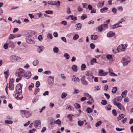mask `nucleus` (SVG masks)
Returning a JSON list of instances; mask_svg holds the SVG:
<instances>
[{
    "label": "nucleus",
    "instance_id": "f257e3e1",
    "mask_svg": "<svg viewBox=\"0 0 133 133\" xmlns=\"http://www.w3.org/2000/svg\"><path fill=\"white\" fill-rule=\"evenodd\" d=\"M130 61V58L128 56H126L122 58L121 62L123 65L125 66L127 65Z\"/></svg>",
    "mask_w": 133,
    "mask_h": 133
},
{
    "label": "nucleus",
    "instance_id": "f03ea898",
    "mask_svg": "<svg viewBox=\"0 0 133 133\" xmlns=\"http://www.w3.org/2000/svg\"><path fill=\"white\" fill-rule=\"evenodd\" d=\"M128 46V45L127 44H121L117 47L116 50L118 52L123 51H124L126 50Z\"/></svg>",
    "mask_w": 133,
    "mask_h": 133
},
{
    "label": "nucleus",
    "instance_id": "7ed1b4c3",
    "mask_svg": "<svg viewBox=\"0 0 133 133\" xmlns=\"http://www.w3.org/2000/svg\"><path fill=\"white\" fill-rule=\"evenodd\" d=\"M20 111L23 117H25L26 118H27L30 117L31 115V112L28 111L20 110Z\"/></svg>",
    "mask_w": 133,
    "mask_h": 133
},
{
    "label": "nucleus",
    "instance_id": "20e7f679",
    "mask_svg": "<svg viewBox=\"0 0 133 133\" xmlns=\"http://www.w3.org/2000/svg\"><path fill=\"white\" fill-rule=\"evenodd\" d=\"M25 71L21 68L18 69V72L17 73V76L19 77L22 78L24 77L25 75Z\"/></svg>",
    "mask_w": 133,
    "mask_h": 133
},
{
    "label": "nucleus",
    "instance_id": "39448f33",
    "mask_svg": "<svg viewBox=\"0 0 133 133\" xmlns=\"http://www.w3.org/2000/svg\"><path fill=\"white\" fill-rule=\"evenodd\" d=\"M14 79L13 78H11L9 81V89L10 90H13L14 88Z\"/></svg>",
    "mask_w": 133,
    "mask_h": 133
},
{
    "label": "nucleus",
    "instance_id": "423d86ee",
    "mask_svg": "<svg viewBox=\"0 0 133 133\" xmlns=\"http://www.w3.org/2000/svg\"><path fill=\"white\" fill-rule=\"evenodd\" d=\"M23 87V85L20 83L18 84L16 87V91L14 92H20V93H22V89Z\"/></svg>",
    "mask_w": 133,
    "mask_h": 133
},
{
    "label": "nucleus",
    "instance_id": "0eeeda50",
    "mask_svg": "<svg viewBox=\"0 0 133 133\" xmlns=\"http://www.w3.org/2000/svg\"><path fill=\"white\" fill-rule=\"evenodd\" d=\"M48 84L51 85H52L54 82V77L53 76H49L48 78Z\"/></svg>",
    "mask_w": 133,
    "mask_h": 133
},
{
    "label": "nucleus",
    "instance_id": "6e6552de",
    "mask_svg": "<svg viewBox=\"0 0 133 133\" xmlns=\"http://www.w3.org/2000/svg\"><path fill=\"white\" fill-rule=\"evenodd\" d=\"M34 126L36 128L39 129L41 128V122L39 120H37L33 122Z\"/></svg>",
    "mask_w": 133,
    "mask_h": 133
},
{
    "label": "nucleus",
    "instance_id": "1a4fd4ad",
    "mask_svg": "<svg viewBox=\"0 0 133 133\" xmlns=\"http://www.w3.org/2000/svg\"><path fill=\"white\" fill-rule=\"evenodd\" d=\"M16 94L15 97L16 99L17 100H21L23 98V96L22 95V93L21 94L20 92H15Z\"/></svg>",
    "mask_w": 133,
    "mask_h": 133
},
{
    "label": "nucleus",
    "instance_id": "9d476101",
    "mask_svg": "<svg viewBox=\"0 0 133 133\" xmlns=\"http://www.w3.org/2000/svg\"><path fill=\"white\" fill-rule=\"evenodd\" d=\"M81 83L84 85L87 86L88 85V82L85 80V76L82 77L81 79Z\"/></svg>",
    "mask_w": 133,
    "mask_h": 133
},
{
    "label": "nucleus",
    "instance_id": "9b49d317",
    "mask_svg": "<svg viewBox=\"0 0 133 133\" xmlns=\"http://www.w3.org/2000/svg\"><path fill=\"white\" fill-rule=\"evenodd\" d=\"M122 97L121 96H118L117 97L115 98L113 101V103L114 104L116 103H118V102H121L122 99Z\"/></svg>",
    "mask_w": 133,
    "mask_h": 133
},
{
    "label": "nucleus",
    "instance_id": "f8f14e48",
    "mask_svg": "<svg viewBox=\"0 0 133 133\" xmlns=\"http://www.w3.org/2000/svg\"><path fill=\"white\" fill-rule=\"evenodd\" d=\"M114 104L115 105H116L120 110H123V111H125V110L124 107L119 103L118 102V103H116Z\"/></svg>",
    "mask_w": 133,
    "mask_h": 133
},
{
    "label": "nucleus",
    "instance_id": "ddd939ff",
    "mask_svg": "<svg viewBox=\"0 0 133 133\" xmlns=\"http://www.w3.org/2000/svg\"><path fill=\"white\" fill-rule=\"evenodd\" d=\"M26 39L27 42L29 44H33L35 43V41L32 39L30 37H27Z\"/></svg>",
    "mask_w": 133,
    "mask_h": 133
},
{
    "label": "nucleus",
    "instance_id": "4468645a",
    "mask_svg": "<svg viewBox=\"0 0 133 133\" xmlns=\"http://www.w3.org/2000/svg\"><path fill=\"white\" fill-rule=\"evenodd\" d=\"M19 59V57L14 55H12L10 57V59L13 62H15Z\"/></svg>",
    "mask_w": 133,
    "mask_h": 133
},
{
    "label": "nucleus",
    "instance_id": "2eb2a0df",
    "mask_svg": "<svg viewBox=\"0 0 133 133\" xmlns=\"http://www.w3.org/2000/svg\"><path fill=\"white\" fill-rule=\"evenodd\" d=\"M99 74H100L99 75V76H105L108 74V72H104L102 70H100L98 72Z\"/></svg>",
    "mask_w": 133,
    "mask_h": 133
},
{
    "label": "nucleus",
    "instance_id": "dca6fc26",
    "mask_svg": "<svg viewBox=\"0 0 133 133\" xmlns=\"http://www.w3.org/2000/svg\"><path fill=\"white\" fill-rule=\"evenodd\" d=\"M71 75V76L73 77V78L72 79V81H74V82H78L79 81V79L78 77H76L74 75Z\"/></svg>",
    "mask_w": 133,
    "mask_h": 133
},
{
    "label": "nucleus",
    "instance_id": "f3484780",
    "mask_svg": "<svg viewBox=\"0 0 133 133\" xmlns=\"http://www.w3.org/2000/svg\"><path fill=\"white\" fill-rule=\"evenodd\" d=\"M31 72H25V75L24 77L28 79L31 77Z\"/></svg>",
    "mask_w": 133,
    "mask_h": 133
},
{
    "label": "nucleus",
    "instance_id": "a211bd4d",
    "mask_svg": "<svg viewBox=\"0 0 133 133\" xmlns=\"http://www.w3.org/2000/svg\"><path fill=\"white\" fill-rule=\"evenodd\" d=\"M104 1L102 2V1L99 2L97 4V6L98 8L102 7L104 5Z\"/></svg>",
    "mask_w": 133,
    "mask_h": 133
},
{
    "label": "nucleus",
    "instance_id": "6ab92c4d",
    "mask_svg": "<svg viewBox=\"0 0 133 133\" xmlns=\"http://www.w3.org/2000/svg\"><path fill=\"white\" fill-rule=\"evenodd\" d=\"M38 48L37 49V52L40 53L44 49V47L42 46H38Z\"/></svg>",
    "mask_w": 133,
    "mask_h": 133
},
{
    "label": "nucleus",
    "instance_id": "aec40b11",
    "mask_svg": "<svg viewBox=\"0 0 133 133\" xmlns=\"http://www.w3.org/2000/svg\"><path fill=\"white\" fill-rule=\"evenodd\" d=\"M115 35V33L112 31H110L108 32L107 34V36L108 37H111Z\"/></svg>",
    "mask_w": 133,
    "mask_h": 133
},
{
    "label": "nucleus",
    "instance_id": "412c9836",
    "mask_svg": "<svg viewBox=\"0 0 133 133\" xmlns=\"http://www.w3.org/2000/svg\"><path fill=\"white\" fill-rule=\"evenodd\" d=\"M8 44L10 47H12L14 46V44L13 42L10 40H8L7 41Z\"/></svg>",
    "mask_w": 133,
    "mask_h": 133
},
{
    "label": "nucleus",
    "instance_id": "4be33fe9",
    "mask_svg": "<svg viewBox=\"0 0 133 133\" xmlns=\"http://www.w3.org/2000/svg\"><path fill=\"white\" fill-rule=\"evenodd\" d=\"M98 38L97 36L96 35H91L90 37L91 39L94 41L96 40Z\"/></svg>",
    "mask_w": 133,
    "mask_h": 133
},
{
    "label": "nucleus",
    "instance_id": "5701e85b",
    "mask_svg": "<svg viewBox=\"0 0 133 133\" xmlns=\"http://www.w3.org/2000/svg\"><path fill=\"white\" fill-rule=\"evenodd\" d=\"M48 3L49 4L52 5H56L57 4V2L54 1H49L48 2Z\"/></svg>",
    "mask_w": 133,
    "mask_h": 133
},
{
    "label": "nucleus",
    "instance_id": "b1692460",
    "mask_svg": "<svg viewBox=\"0 0 133 133\" xmlns=\"http://www.w3.org/2000/svg\"><path fill=\"white\" fill-rule=\"evenodd\" d=\"M82 24L80 23H78L76 24V29L77 30H79L81 29Z\"/></svg>",
    "mask_w": 133,
    "mask_h": 133
},
{
    "label": "nucleus",
    "instance_id": "393cba45",
    "mask_svg": "<svg viewBox=\"0 0 133 133\" xmlns=\"http://www.w3.org/2000/svg\"><path fill=\"white\" fill-rule=\"evenodd\" d=\"M108 8L107 7L103 8L102 9H100V12L102 13L107 12L108 10Z\"/></svg>",
    "mask_w": 133,
    "mask_h": 133
},
{
    "label": "nucleus",
    "instance_id": "a878e982",
    "mask_svg": "<svg viewBox=\"0 0 133 133\" xmlns=\"http://www.w3.org/2000/svg\"><path fill=\"white\" fill-rule=\"evenodd\" d=\"M72 69L73 71L75 72H77V66L75 65H73L72 66Z\"/></svg>",
    "mask_w": 133,
    "mask_h": 133
},
{
    "label": "nucleus",
    "instance_id": "bb28decb",
    "mask_svg": "<svg viewBox=\"0 0 133 133\" xmlns=\"http://www.w3.org/2000/svg\"><path fill=\"white\" fill-rule=\"evenodd\" d=\"M127 92L128 91L127 90H125L122 93L121 96L122 98H124L126 97Z\"/></svg>",
    "mask_w": 133,
    "mask_h": 133
},
{
    "label": "nucleus",
    "instance_id": "cd10ccee",
    "mask_svg": "<svg viewBox=\"0 0 133 133\" xmlns=\"http://www.w3.org/2000/svg\"><path fill=\"white\" fill-rule=\"evenodd\" d=\"M97 62L96 61V59L95 58H93L90 61V63L91 65H93L94 63Z\"/></svg>",
    "mask_w": 133,
    "mask_h": 133
},
{
    "label": "nucleus",
    "instance_id": "c85d7f7f",
    "mask_svg": "<svg viewBox=\"0 0 133 133\" xmlns=\"http://www.w3.org/2000/svg\"><path fill=\"white\" fill-rule=\"evenodd\" d=\"M61 122L60 120L59 119H58L56 121H55L54 122V124H56L60 126L61 125Z\"/></svg>",
    "mask_w": 133,
    "mask_h": 133
},
{
    "label": "nucleus",
    "instance_id": "c756f323",
    "mask_svg": "<svg viewBox=\"0 0 133 133\" xmlns=\"http://www.w3.org/2000/svg\"><path fill=\"white\" fill-rule=\"evenodd\" d=\"M124 115L123 114H122L121 115H119V117L117 118V120L118 121L119 120H121L122 118H124Z\"/></svg>",
    "mask_w": 133,
    "mask_h": 133
},
{
    "label": "nucleus",
    "instance_id": "7c9ffc66",
    "mask_svg": "<svg viewBox=\"0 0 133 133\" xmlns=\"http://www.w3.org/2000/svg\"><path fill=\"white\" fill-rule=\"evenodd\" d=\"M34 84L31 83L28 87V89L29 91H31L32 90V88L34 87Z\"/></svg>",
    "mask_w": 133,
    "mask_h": 133
},
{
    "label": "nucleus",
    "instance_id": "2f4dec72",
    "mask_svg": "<svg viewBox=\"0 0 133 133\" xmlns=\"http://www.w3.org/2000/svg\"><path fill=\"white\" fill-rule=\"evenodd\" d=\"M74 115L72 114H68L67 115V118H69L70 122L72 121V117Z\"/></svg>",
    "mask_w": 133,
    "mask_h": 133
},
{
    "label": "nucleus",
    "instance_id": "473e14b6",
    "mask_svg": "<svg viewBox=\"0 0 133 133\" xmlns=\"http://www.w3.org/2000/svg\"><path fill=\"white\" fill-rule=\"evenodd\" d=\"M39 61L37 60H35L33 62V64L34 66H36L39 63Z\"/></svg>",
    "mask_w": 133,
    "mask_h": 133
},
{
    "label": "nucleus",
    "instance_id": "72a5a7b5",
    "mask_svg": "<svg viewBox=\"0 0 133 133\" xmlns=\"http://www.w3.org/2000/svg\"><path fill=\"white\" fill-rule=\"evenodd\" d=\"M59 51V49L57 47H54L53 48V51L54 53H57Z\"/></svg>",
    "mask_w": 133,
    "mask_h": 133
},
{
    "label": "nucleus",
    "instance_id": "f704fd0d",
    "mask_svg": "<svg viewBox=\"0 0 133 133\" xmlns=\"http://www.w3.org/2000/svg\"><path fill=\"white\" fill-rule=\"evenodd\" d=\"M117 90V87H113L112 89V93H115Z\"/></svg>",
    "mask_w": 133,
    "mask_h": 133
},
{
    "label": "nucleus",
    "instance_id": "c9c22d12",
    "mask_svg": "<svg viewBox=\"0 0 133 133\" xmlns=\"http://www.w3.org/2000/svg\"><path fill=\"white\" fill-rule=\"evenodd\" d=\"M86 111L88 113H90L93 111V110L90 108L88 107L87 108Z\"/></svg>",
    "mask_w": 133,
    "mask_h": 133
},
{
    "label": "nucleus",
    "instance_id": "e433bc0d",
    "mask_svg": "<svg viewBox=\"0 0 133 133\" xmlns=\"http://www.w3.org/2000/svg\"><path fill=\"white\" fill-rule=\"evenodd\" d=\"M111 105L109 104L105 107V108L107 110H109L111 109Z\"/></svg>",
    "mask_w": 133,
    "mask_h": 133
},
{
    "label": "nucleus",
    "instance_id": "4c0bfd02",
    "mask_svg": "<svg viewBox=\"0 0 133 133\" xmlns=\"http://www.w3.org/2000/svg\"><path fill=\"white\" fill-rule=\"evenodd\" d=\"M66 58V59H68L69 58L70 56L67 53H65L63 55Z\"/></svg>",
    "mask_w": 133,
    "mask_h": 133
},
{
    "label": "nucleus",
    "instance_id": "58836bf2",
    "mask_svg": "<svg viewBox=\"0 0 133 133\" xmlns=\"http://www.w3.org/2000/svg\"><path fill=\"white\" fill-rule=\"evenodd\" d=\"M78 124L79 126H81L83 125L84 122L83 121L79 120L78 122Z\"/></svg>",
    "mask_w": 133,
    "mask_h": 133
},
{
    "label": "nucleus",
    "instance_id": "ea45409f",
    "mask_svg": "<svg viewBox=\"0 0 133 133\" xmlns=\"http://www.w3.org/2000/svg\"><path fill=\"white\" fill-rule=\"evenodd\" d=\"M67 95L66 94L63 92L62 94L61 98L62 99H64Z\"/></svg>",
    "mask_w": 133,
    "mask_h": 133
},
{
    "label": "nucleus",
    "instance_id": "a19ab883",
    "mask_svg": "<svg viewBox=\"0 0 133 133\" xmlns=\"http://www.w3.org/2000/svg\"><path fill=\"white\" fill-rule=\"evenodd\" d=\"M87 16L85 14H83L81 16V19L82 20H84L85 18H87Z\"/></svg>",
    "mask_w": 133,
    "mask_h": 133
},
{
    "label": "nucleus",
    "instance_id": "79ce46f5",
    "mask_svg": "<svg viewBox=\"0 0 133 133\" xmlns=\"http://www.w3.org/2000/svg\"><path fill=\"white\" fill-rule=\"evenodd\" d=\"M98 31L99 32H101L103 30V27L102 26V25H101L99 26L98 27Z\"/></svg>",
    "mask_w": 133,
    "mask_h": 133
},
{
    "label": "nucleus",
    "instance_id": "37998d69",
    "mask_svg": "<svg viewBox=\"0 0 133 133\" xmlns=\"http://www.w3.org/2000/svg\"><path fill=\"white\" fill-rule=\"evenodd\" d=\"M5 123L8 124H11L13 123V122L10 120H5Z\"/></svg>",
    "mask_w": 133,
    "mask_h": 133
},
{
    "label": "nucleus",
    "instance_id": "c03bdc74",
    "mask_svg": "<svg viewBox=\"0 0 133 133\" xmlns=\"http://www.w3.org/2000/svg\"><path fill=\"white\" fill-rule=\"evenodd\" d=\"M14 38V34H10L9 35L8 37V38L9 39H12Z\"/></svg>",
    "mask_w": 133,
    "mask_h": 133
},
{
    "label": "nucleus",
    "instance_id": "a18cd8bd",
    "mask_svg": "<svg viewBox=\"0 0 133 133\" xmlns=\"http://www.w3.org/2000/svg\"><path fill=\"white\" fill-rule=\"evenodd\" d=\"M79 38V36L78 34H75L73 37L74 40H75Z\"/></svg>",
    "mask_w": 133,
    "mask_h": 133
},
{
    "label": "nucleus",
    "instance_id": "49530a36",
    "mask_svg": "<svg viewBox=\"0 0 133 133\" xmlns=\"http://www.w3.org/2000/svg\"><path fill=\"white\" fill-rule=\"evenodd\" d=\"M86 68V65L85 64H83L81 66V69L82 70H84Z\"/></svg>",
    "mask_w": 133,
    "mask_h": 133
},
{
    "label": "nucleus",
    "instance_id": "de8ad7c7",
    "mask_svg": "<svg viewBox=\"0 0 133 133\" xmlns=\"http://www.w3.org/2000/svg\"><path fill=\"white\" fill-rule=\"evenodd\" d=\"M9 72V70H8L6 71H4V74L5 75V78H6L8 77V73Z\"/></svg>",
    "mask_w": 133,
    "mask_h": 133
},
{
    "label": "nucleus",
    "instance_id": "09e8293b",
    "mask_svg": "<svg viewBox=\"0 0 133 133\" xmlns=\"http://www.w3.org/2000/svg\"><path fill=\"white\" fill-rule=\"evenodd\" d=\"M45 12L48 14H52L53 13V12L52 11L49 10L45 11Z\"/></svg>",
    "mask_w": 133,
    "mask_h": 133
},
{
    "label": "nucleus",
    "instance_id": "8fccbe9b",
    "mask_svg": "<svg viewBox=\"0 0 133 133\" xmlns=\"http://www.w3.org/2000/svg\"><path fill=\"white\" fill-rule=\"evenodd\" d=\"M107 101L105 100H102V101L101 103L103 105H105L107 104Z\"/></svg>",
    "mask_w": 133,
    "mask_h": 133
},
{
    "label": "nucleus",
    "instance_id": "3c124183",
    "mask_svg": "<svg viewBox=\"0 0 133 133\" xmlns=\"http://www.w3.org/2000/svg\"><path fill=\"white\" fill-rule=\"evenodd\" d=\"M106 57L107 58L109 59H111L112 58V56L111 55H106Z\"/></svg>",
    "mask_w": 133,
    "mask_h": 133
},
{
    "label": "nucleus",
    "instance_id": "603ef678",
    "mask_svg": "<svg viewBox=\"0 0 133 133\" xmlns=\"http://www.w3.org/2000/svg\"><path fill=\"white\" fill-rule=\"evenodd\" d=\"M102 123V122L101 121H99L97 122L95 124V126L96 127L100 125Z\"/></svg>",
    "mask_w": 133,
    "mask_h": 133
},
{
    "label": "nucleus",
    "instance_id": "864d4df0",
    "mask_svg": "<svg viewBox=\"0 0 133 133\" xmlns=\"http://www.w3.org/2000/svg\"><path fill=\"white\" fill-rule=\"evenodd\" d=\"M47 37L49 38L50 39H51L52 38V35L51 34H48L47 35Z\"/></svg>",
    "mask_w": 133,
    "mask_h": 133
},
{
    "label": "nucleus",
    "instance_id": "5fc2aeb1",
    "mask_svg": "<svg viewBox=\"0 0 133 133\" xmlns=\"http://www.w3.org/2000/svg\"><path fill=\"white\" fill-rule=\"evenodd\" d=\"M117 28L116 27V26L115 24H114L110 27V29L111 30L112 29H114Z\"/></svg>",
    "mask_w": 133,
    "mask_h": 133
},
{
    "label": "nucleus",
    "instance_id": "6e6d98bb",
    "mask_svg": "<svg viewBox=\"0 0 133 133\" xmlns=\"http://www.w3.org/2000/svg\"><path fill=\"white\" fill-rule=\"evenodd\" d=\"M77 9L78 11L79 12L82 11L83 10V9L80 6H78Z\"/></svg>",
    "mask_w": 133,
    "mask_h": 133
},
{
    "label": "nucleus",
    "instance_id": "4d7b16f0",
    "mask_svg": "<svg viewBox=\"0 0 133 133\" xmlns=\"http://www.w3.org/2000/svg\"><path fill=\"white\" fill-rule=\"evenodd\" d=\"M40 84V83L38 81H37L36 83V88H38L39 87Z\"/></svg>",
    "mask_w": 133,
    "mask_h": 133
},
{
    "label": "nucleus",
    "instance_id": "13d9d810",
    "mask_svg": "<svg viewBox=\"0 0 133 133\" xmlns=\"http://www.w3.org/2000/svg\"><path fill=\"white\" fill-rule=\"evenodd\" d=\"M112 113L114 116H116L117 115V112L115 109H113L112 110Z\"/></svg>",
    "mask_w": 133,
    "mask_h": 133
},
{
    "label": "nucleus",
    "instance_id": "bf43d9fd",
    "mask_svg": "<svg viewBox=\"0 0 133 133\" xmlns=\"http://www.w3.org/2000/svg\"><path fill=\"white\" fill-rule=\"evenodd\" d=\"M74 92H73L74 94H77L79 92V91L78 89H74Z\"/></svg>",
    "mask_w": 133,
    "mask_h": 133
},
{
    "label": "nucleus",
    "instance_id": "052dcab7",
    "mask_svg": "<svg viewBox=\"0 0 133 133\" xmlns=\"http://www.w3.org/2000/svg\"><path fill=\"white\" fill-rule=\"evenodd\" d=\"M39 88H36L35 89V92L34 93L35 95H36L37 93L39 92Z\"/></svg>",
    "mask_w": 133,
    "mask_h": 133
},
{
    "label": "nucleus",
    "instance_id": "680f3d73",
    "mask_svg": "<svg viewBox=\"0 0 133 133\" xmlns=\"http://www.w3.org/2000/svg\"><path fill=\"white\" fill-rule=\"evenodd\" d=\"M130 99L128 97H126L124 99V101L125 102H129Z\"/></svg>",
    "mask_w": 133,
    "mask_h": 133
},
{
    "label": "nucleus",
    "instance_id": "e2e57ef3",
    "mask_svg": "<svg viewBox=\"0 0 133 133\" xmlns=\"http://www.w3.org/2000/svg\"><path fill=\"white\" fill-rule=\"evenodd\" d=\"M92 75V73L91 72H89L88 71H86L85 72V75L87 76H89L90 75Z\"/></svg>",
    "mask_w": 133,
    "mask_h": 133
},
{
    "label": "nucleus",
    "instance_id": "0e129e2a",
    "mask_svg": "<svg viewBox=\"0 0 133 133\" xmlns=\"http://www.w3.org/2000/svg\"><path fill=\"white\" fill-rule=\"evenodd\" d=\"M75 105L76 108L77 109H79L80 108V105L79 104L76 103L75 104Z\"/></svg>",
    "mask_w": 133,
    "mask_h": 133
},
{
    "label": "nucleus",
    "instance_id": "69168bd1",
    "mask_svg": "<svg viewBox=\"0 0 133 133\" xmlns=\"http://www.w3.org/2000/svg\"><path fill=\"white\" fill-rule=\"evenodd\" d=\"M61 23V24H63L65 25H66L67 24V22L65 21H62Z\"/></svg>",
    "mask_w": 133,
    "mask_h": 133
},
{
    "label": "nucleus",
    "instance_id": "338daca9",
    "mask_svg": "<svg viewBox=\"0 0 133 133\" xmlns=\"http://www.w3.org/2000/svg\"><path fill=\"white\" fill-rule=\"evenodd\" d=\"M112 11L114 14H115L117 12V10L114 8L112 9Z\"/></svg>",
    "mask_w": 133,
    "mask_h": 133
},
{
    "label": "nucleus",
    "instance_id": "774afa93",
    "mask_svg": "<svg viewBox=\"0 0 133 133\" xmlns=\"http://www.w3.org/2000/svg\"><path fill=\"white\" fill-rule=\"evenodd\" d=\"M36 130V129H34V128L33 129H32L31 130H29V133H33Z\"/></svg>",
    "mask_w": 133,
    "mask_h": 133
}]
</instances>
